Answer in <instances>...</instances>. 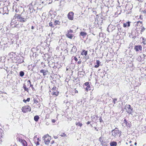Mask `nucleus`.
<instances>
[{
    "instance_id": "f3484780",
    "label": "nucleus",
    "mask_w": 146,
    "mask_h": 146,
    "mask_svg": "<svg viewBox=\"0 0 146 146\" xmlns=\"http://www.w3.org/2000/svg\"><path fill=\"white\" fill-rule=\"evenodd\" d=\"M124 122L126 125V126L127 127H131V124L129 123H128L127 121L125 119L124 120Z\"/></svg>"
},
{
    "instance_id": "1a4fd4ad",
    "label": "nucleus",
    "mask_w": 146,
    "mask_h": 146,
    "mask_svg": "<svg viewBox=\"0 0 146 146\" xmlns=\"http://www.w3.org/2000/svg\"><path fill=\"white\" fill-rule=\"evenodd\" d=\"M126 111L129 113L131 114L132 111V109L129 104L126 105L125 107Z\"/></svg>"
},
{
    "instance_id": "864d4df0",
    "label": "nucleus",
    "mask_w": 146,
    "mask_h": 146,
    "mask_svg": "<svg viewBox=\"0 0 146 146\" xmlns=\"http://www.w3.org/2000/svg\"><path fill=\"white\" fill-rule=\"evenodd\" d=\"M119 29L121 30V28H120Z\"/></svg>"
},
{
    "instance_id": "f03ea898",
    "label": "nucleus",
    "mask_w": 146,
    "mask_h": 146,
    "mask_svg": "<svg viewBox=\"0 0 146 146\" xmlns=\"http://www.w3.org/2000/svg\"><path fill=\"white\" fill-rule=\"evenodd\" d=\"M136 27L135 28V30L137 31H139L140 29V27H141V34H142V32L145 30V28L144 27L142 26V22L141 21H137L136 24Z\"/></svg>"
},
{
    "instance_id": "20e7f679",
    "label": "nucleus",
    "mask_w": 146,
    "mask_h": 146,
    "mask_svg": "<svg viewBox=\"0 0 146 146\" xmlns=\"http://www.w3.org/2000/svg\"><path fill=\"white\" fill-rule=\"evenodd\" d=\"M16 139L17 141L20 142L23 146H27V143L24 139H23L20 135H18Z\"/></svg>"
},
{
    "instance_id": "4c0bfd02",
    "label": "nucleus",
    "mask_w": 146,
    "mask_h": 146,
    "mask_svg": "<svg viewBox=\"0 0 146 146\" xmlns=\"http://www.w3.org/2000/svg\"><path fill=\"white\" fill-rule=\"evenodd\" d=\"M82 63V61L80 60L79 61H78L77 62L78 64H80Z\"/></svg>"
},
{
    "instance_id": "393cba45",
    "label": "nucleus",
    "mask_w": 146,
    "mask_h": 146,
    "mask_svg": "<svg viewBox=\"0 0 146 146\" xmlns=\"http://www.w3.org/2000/svg\"><path fill=\"white\" fill-rule=\"evenodd\" d=\"M117 144L116 142L115 141L111 142L110 145L111 146H116Z\"/></svg>"
},
{
    "instance_id": "ddd939ff",
    "label": "nucleus",
    "mask_w": 146,
    "mask_h": 146,
    "mask_svg": "<svg viewBox=\"0 0 146 146\" xmlns=\"http://www.w3.org/2000/svg\"><path fill=\"white\" fill-rule=\"evenodd\" d=\"M84 72L82 71H79L78 72V76L80 78H82L84 76Z\"/></svg>"
},
{
    "instance_id": "09e8293b",
    "label": "nucleus",
    "mask_w": 146,
    "mask_h": 146,
    "mask_svg": "<svg viewBox=\"0 0 146 146\" xmlns=\"http://www.w3.org/2000/svg\"><path fill=\"white\" fill-rule=\"evenodd\" d=\"M31 29H34V27L33 26H32Z\"/></svg>"
},
{
    "instance_id": "f8f14e48",
    "label": "nucleus",
    "mask_w": 146,
    "mask_h": 146,
    "mask_svg": "<svg viewBox=\"0 0 146 146\" xmlns=\"http://www.w3.org/2000/svg\"><path fill=\"white\" fill-rule=\"evenodd\" d=\"M84 85L86 86V87L85 88V90L87 91L90 90H91V86L89 84V83L88 82H86L84 84Z\"/></svg>"
},
{
    "instance_id": "bb28decb",
    "label": "nucleus",
    "mask_w": 146,
    "mask_h": 146,
    "mask_svg": "<svg viewBox=\"0 0 146 146\" xmlns=\"http://www.w3.org/2000/svg\"><path fill=\"white\" fill-rule=\"evenodd\" d=\"M76 125L81 127L82 126V124L80 122H76L75 123Z\"/></svg>"
},
{
    "instance_id": "8fccbe9b",
    "label": "nucleus",
    "mask_w": 146,
    "mask_h": 146,
    "mask_svg": "<svg viewBox=\"0 0 146 146\" xmlns=\"http://www.w3.org/2000/svg\"><path fill=\"white\" fill-rule=\"evenodd\" d=\"M54 137L55 139H56V138H58V137L57 136H54Z\"/></svg>"
},
{
    "instance_id": "423d86ee",
    "label": "nucleus",
    "mask_w": 146,
    "mask_h": 146,
    "mask_svg": "<svg viewBox=\"0 0 146 146\" xmlns=\"http://www.w3.org/2000/svg\"><path fill=\"white\" fill-rule=\"evenodd\" d=\"M51 138V137L48 134L45 135L43 137L44 143L48 145H49Z\"/></svg>"
},
{
    "instance_id": "a19ab883",
    "label": "nucleus",
    "mask_w": 146,
    "mask_h": 146,
    "mask_svg": "<svg viewBox=\"0 0 146 146\" xmlns=\"http://www.w3.org/2000/svg\"><path fill=\"white\" fill-rule=\"evenodd\" d=\"M37 135L35 136H34V139H37V138H38V137H37Z\"/></svg>"
},
{
    "instance_id": "7c9ffc66",
    "label": "nucleus",
    "mask_w": 146,
    "mask_h": 146,
    "mask_svg": "<svg viewBox=\"0 0 146 146\" xmlns=\"http://www.w3.org/2000/svg\"><path fill=\"white\" fill-rule=\"evenodd\" d=\"M94 117H93V118H92V120L94 121V119L95 118V117H96V119H97L98 117V116L97 115H94Z\"/></svg>"
},
{
    "instance_id": "5701e85b",
    "label": "nucleus",
    "mask_w": 146,
    "mask_h": 146,
    "mask_svg": "<svg viewBox=\"0 0 146 146\" xmlns=\"http://www.w3.org/2000/svg\"><path fill=\"white\" fill-rule=\"evenodd\" d=\"M15 21H15H14L13 22L14 23V24H15L14 27L18 28L19 27V23L18 22L17 23V22L16 21Z\"/></svg>"
},
{
    "instance_id": "49530a36",
    "label": "nucleus",
    "mask_w": 146,
    "mask_h": 146,
    "mask_svg": "<svg viewBox=\"0 0 146 146\" xmlns=\"http://www.w3.org/2000/svg\"><path fill=\"white\" fill-rule=\"evenodd\" d=\"M54 143V141L53 140V141H51V144H53Z\"/></svg>"
},
{
    "instance_id": "a878e982",
    "label": "nucleus",
    "mask_w": 146,
    "mask_h": 146,
    "mask_svg": "<svg viewBox=\"0 0 146 146\" xmlns=\"http://www.w3.org/2000/svg\"><path fill=\"white\" fill-rule=\"evenodd\" d=\"M87 35V33H86L84 32H81L80 33V36H86Z\"/></svg>"
},
{
    "instance_id": "37998d69",
    "label": "nucleus",
    "mask_w": 146,
    "mask_h": 146,
    "mask_svg": "<svg viewBox=\"0 0 146 146\" xmlns=\"http://www.w3.org/2000/svg\"><path fill=\"white\" fill-rule=\"evenodd\" d=\"M56 121L55 119H52V123H55Z\"/></svg>"
},
{
    "instance_id": "79ce46f5",
    "label": "nucleus",
    "mask_w": 146,
    "mask_h": 146,
    "mask_svg": "<svg viewBox=\"0 0 146 146\" xmlns=\"http://www.w3.org/2000/svg\"><path fill=\"white\" fill-rule=\"evenodd\" d=\"M27 82L28 83H29L30 85H31V82L30 80H28L27 81Z\"/></svg>"
},
{
    "instance_id": "c03bdc74",
    "label": "nucleus",
    "mask_w": 146,
    "mask_h": 146,
    "mask_svg": "<svg viewBox=\"0 0 146 146\" xmlns=\"http://www.w3.org/2000/svg\"><path fill=\"white\" fill-rule=\"evenodd\" d=\"M117 100V99H113V102L114 103V104L115 103V101H116Z\"/></svg>"
},
{
    "instance_id": "c9c22d12",
    "label": "nucleus",
    "mask_w": 146,
    "mask_h": 146,
    "mask_svg": "<svg viewBox=\"0 0 146 146\" xmlns=\"http://www.w3.org/2000/svg\"><path fill=\"white\" fill-rule=\"evenodd\" d=\"M73 59L75 60L76 62L78 60V59L76 56H74L73 57Z\"/></svg>"
},
{
    "instance_id": "72a5a7b5",
    "label": "nucleus",
    "mask_w": 146,
    "mask_h": 146,
    "mask_svg": "<svg viewBox=\"0 0 146 146\" xmlns=\"http://www.w3.org/2000/svg\"><path fill=\"white\" fill-rule=\"evenodd\" d=\"M141 13L142 14H144L145 15L146 14V9H144V10L142 11L141 12Z\"/></svg>"
},
{
    "instance_id": "ea45409f",
    "label": "nucleus",
    "mask_w": 146,
    "mask_h": 146,
    "mask_svg": "<svg viewBox=\"0 0 146 146\" xmlns=\"http://www.w3.org/2000/svg\"><path fill=\"white\" fill-rule=\"evenodd\" d=\"M66 134L64 133H62V135H60L61 136H66Z\"/></svg>"
},
{
    "instance_id": "39448f33",
    "label": "nucleus",
    "mask_w": 146,
    "mask_h": 146,
    "mask_svg": "<svg viewBox=\"0 0 146 146\" xmlns=\"http://www.w3.org/2000/svg\"><path fill=\"white\" fill-rule=\"evenodd\" d=\"M121 132L118 129L115 128L112 132V135L115 137H119L121 135Z\"/></svg>"
},
{
    "instance_id": "9d476101",
    "label": "nucleus",
    "mask_w": 146,
    "mask_h": 146,
    "mask_svg": "<svg viewBox=\"0 0 146 146\" xmlns=\"http://www.w3.org/2000/svg\"><path fill=\"white\" fill-rule=\"evenodd\" d=\"M74 13L72 11L70 12L68 15L67 17L68 19L70 20H72L74 19Z\"/></svg>"
},
{
    "instance_id": "9b49d317",
    "label": "nucleus",
    "mask_w": 146,
    "mask_h": 146,
    "mask_svg": "<svg viewBox=\"0 0 146 146\" xmlns=\"http://www.w3.org/2000/svg\"><path fill=\"white\" fill-rule=\"evenodd\" d=\"M142 46L141 45H135L134 47V49L135 51L138 52L139 51H141L142 50Z\"/></svg>"
},
{
    "instance_id": "b1692460",
    "label": "nucleus",
    "mask_w": 146,
    "mask_h": 146,
    "mask_svg": "<svg viewBox=\"0 0 146 146\" xmlns=\"http://www.w3.org/2000/svg\"><path fill=\"white\" fill-rule=\"evenodd\" d=\"M96 63L97 64L96 65H95L94 67L95 68H98L100 66V61L99 60H97L96 61Z\"/></svg>"
},
{
    "instance_id": "0eeeda50",
    "label": "nucleus",
    "mask_w": 146,
    "mask_h": 146,
    "mask_svg": "<svg viewBox=\"0 0 146 146\" xmlns=\"http://www.w3.org/2000/svg\"><path fill=\"white\" fill-rule=\"evenodd\" d=\"M22 111L24 113L28 112L31 111V107L29 106H25L22 107Z\"/></svg>"
},
{
    "instance_id": "58836bf2",
    "label": "nucleus",
    "mask_w": 146,
    "mask_h": 146,
    "mask_svg": "<svg viewBox=\"0 0 146 146\" xmlns=\"http://www.w3.org/2000/svg\"><path fill=\"white\" fill-rule=\"evenodd\" d=\"M100 122H103V120L101 117L99 119Z\"/></svg>"
},
{
    "instance_id": "2f4dec72",
    "label": "nucleus",
    "mask_w": 146,
    "mask_h": 146,
    "mask_svg": "<svg viewBox=\"0 0 146 146\" xmlns=\"http://www.w3.org/2000/svg\"><path fill=\"white\" fill-rule=\"evenodd\" d=\"M24 72H23V71H21V72H20V75L21 76V77L23 76L24 75Z\"/></svg>"
},
{
    "instance_id": "5fc2aeb1",
    "label": "nucleus",
    "mask_w": 146,
    "mask_h": 146,
    "mask_svg": "<svg viewBox=\"0 0 146 146\" xmlns=\"http://www.w3.org/2000/svg\"><path fill=\"white\" fill-rule=\"evenodd\" d=\"M118 26H119V27H120V25H118Z\"/></svg>"
},
{
    "instance_id": "473e14b6",
    "label": "nucleus",
    "mask_w": 146,
    "mask_h": 146,
    "mask_svg": "<svg viewBox=\"0 0 146 146\" xmlns=\"http://www.w3.org/2000/svg\"><path fill=\"white\" fill-rule=\"evenodd\" d=\"M143 42L142 43L144 44H145V42L146 41V39L144 37H142Z\"/></svg>"
},
{
    "instance_id": "c85d7f7f",
    "label": "nucleus",
    "mask_w": 146,
    "mask_h": 146,
    "mask_svg": "<svg viewBox=\"0 0 146 146\" xmlns=\"http://www.w3.org/2000/svg\"><path fill=\"white\" fill-rule=\"evenodd\" d=\"M30 98H27V99L26 100L25 99H24L23 100V101L25 103H26L27 102H29L30 101Z\"/></svg>"
},
{
    "instance_id": "6e6552de",
    "label": "nucleus",
    "mask_w": 146,
    "mask_h": 146,
    "mask_svg": "<svg viewBox=\"0 0 146 146\" xmlns=\"http://www.w3.org/2000/svg\"><path fill=\"white\" fill-rule=\"evenodd\" d=\"M72 33H73V30L70 29L68 31L66 36L68 38L70 39H72L73 37H74V38L75 36Z\"/></svg>"
},
{
    "instance_id": "c756f323",
    "label": "nucleus",
    "mask_w": 146,
    "mask_h": 146,
    "mask_svg": "<svg viewBox=\"0 0 146 146\" xmlns=\"http://www.w3.org/2000/svg\"><path fill=\"white\" fill-rule=\"evenodd\" d=\"M49 26L51 27H52L53 28L54 27V25L53 24L52 22H50L49 24Z\"/></svg>"
},
{
    "instance_id": "4be33fe9",
    "label": "nucleus",
    "mask_w": 146,
    "mask_h": 146,
    "mask_svg": "<svg viewBox=\"0 0 146 146\" xmlns=\"http://www.w3.org/2000/svg\"><path fill=\"white\" fill-rule=\"evenodd\" d=\"M77 48L76 47L74 46L72 47V49L71 50V52H76L77 50Z\"/></svg>"
},
{
    "instance_id": "3c124183",
    "label": "nucleus",
    "mask_w": 146,
    "mask_h": 146,
    "mask_svg": "<svg viewBox=\"0 0 146 146\" xmlns=\"http://www.w3.org/2000/svg\"><path fill=\"white\" fill-rule=\"evenodd\" d=\"M143 2H146V0H143Z\"/></svg>"
},
{
    "instance_id": "cd10ccee",
    "label": "nucleus",
    "mask_w": 146,
    "mask_h": 146,
    "mask_svg": "<svg viewBox=\"0 0 146 146\" xmlns=\"http://www.w3.org/2000/svg\"><path fill=\"white\" fill-rule=\"evenodd\" d=\"M39 116L37 115H36L34 117V120L35 121H37L39 119Z\"/></svg>"
},
{
    "instance_id": "a211bd4d",
    "label": "nucleus",
    "mask_w": 146,
    "mask_h": 146,
    "mask_svg": "<svg viewBox=\"0 0 146 146\" xmlns=\"http://www.w3.org/2000/svg\"><path fill=\"white\" fill-rule=\"evenodd\" d=\"M2 130L0 129V144L2 142V134L3 133L1 132Z\"/></svg>"
},
{
    "instance_id": "a18cd8bd",
    "label": "nucleus",
    "mask_w": 146,
    "mask_h": 146,
    "mask_svg": "<svg viewBox=\"0 0 146 146\" xmlns=\"http://www.w3.org/2000/svg\"><path fill=\"white\" fill-rule=\"evenodd\" d=\"M90 121H88V122L86 123V124H87V125H88V124H90Z\"/></svg>"
},
{
    "instance_id": "f704fd0d",
    "label": "nucleus",
    "mask_w": 146,
    "mask_h": 146,
    "mask_svg": "<svg viewBox=\"0 0 146 146\" xmlns=\"http://www.w3.org/2000/svg\"><path fill=\"white\" fill-rule=\"evenodd\" d=\"M33 101L34 103L37 104L38 102V101L35 98L33 99Z\"/></svg>"
},
{
    "instance_id": "e433bc0d",
    "label": "nucleus",
    "mask_w": 146,
    "mask_h": 146,
    "mask_svg": "<svg viewBox=\"0 0 146 146\" xmlns=\"http://www.w3.org/2000/svg\"><path fill=\"white\" fill-rule=\"evenodd\" d=\"M30 86L32 88V90H34L35 89L33 87V85L32 84H31V85Z\"/></svg>"
},
{
    "instance_id": "aec40b11",
    "label": "nucleus",
    "mask_w": 146,
    "mask_h": 146,
    "mask_svg": "<svg viewBox=\"0 0 146 146\" xmlns=\"http://www.w3.org/2000/svg\"><path fill=\"white\" fill-rule=\"evenodd\" d=\"M23 88L24 89L25 91H27V92H29V88H27L25 84H23Z\"/></svg>"
},
{
    "instance_id": "412c9836",
    "label": "nucleus",
    "mask_w": 146,
    "mask_h": 146,
    "mask_svg": "<svg viewBox=\"0 0 146 146\" xmlns=\"http://www.w3.org/2000/svg\"><path fill=\"white\" fill-rule=\"evenodd\" d=\"M60 24V22L59 21L55 20L54 21V26H55L56 25H59Z\"/></svg>"
},
{
    "instance_id": "dca6fc26",
    "label": "nucleus",
    "mask_w": 146,
    "mask_h": 146,
    "mask_svg": "<svg viewBox=\"0 0 146 146\" xmlns=\"http://www.w3.org/2000/svg\"><path fill=\"white\" fill-rule=\"evenodd\" d=\"M40 72L41 73H42L44 76H45L47 75L48 72V70H40Z\"/></svg>"
},
{
    "instance_id": "2eb2a0df",
    "label": "nucleus",
    "mask_w": 146,
    "mask_h": 146,
    "mask_svg": "<svg viewBox=\"0 0 146 146\" xmlns=\"http://www.w3.org/2000/svg\"><path fill=\"white\" fill-rule=\"evenodd\" d=\"M130 23L131 22L129 21L124 23L123 25V27L124 28H125L127 27H129L130 25Z\"/></svg>"
},
{
    "instance_id": "7ed1b4c3",
    "label": "nucleus",
    "mask_w": 146,
    "mask_h": 146,
    "mask_svg": "<svg viewBox=\"0 0 146 146\" xmlns=\"http://www.w3.org/2000/svg\"><path fill=\"white\" fill-rule=\"evenodd\" d=\"M49 92L51 93L52 96L54 97L57 96L59 94V92L55 86H54L50 90Z\"/></svg>"
},
{
    "instance_id": "4468645a",
    "label": "nucleus",
    "mask_w": 146,
    "mask_h": 146,
    "mask_svg": "<svg viewBox=\"0 0 146 146\" xmlns=\"http://www.w3.org/2000/svg\"><path fill=\"white\" fill-rule=\"evenodd\" d=\"M88 54V51L85 50H82L81 55L83 56H86Z\"/></svg>"
},
{
    "instance_id": "de8ad7c7",
    "label": "nucleus",
    "mask_w": 146,
    "mask_h": 146,
    "mask_svg": "<svg viewBox=\"0 0 146 146\" xmlns=\"http://www.w3.org/2000/svg\"><path fill=\"white\" fill-rule=\"evenodd\" d=\"M74 92L75 93H78V91L77 90H76V89H75Z\"/></svg>"
},
{
    "instance_id": "6e6d98bb",
    "label": "nucleus",
    "mask_w": 146,
    "mask_h": 146,
    "mask_svg": "<svg viewBox=\"0 0 146 146\" xmlns=\"http://www.w3.org/2000/svg\"><path fill=\"white\" fill-rule=\"evenodd\" d=\"M97 130V131H98V129H97V130Z\"/></svg>"
},
{
    "instance_id": "6ab92c4d",
    "label": "nucleus",
    "mask_w": 146,
    "mask_h": 146,
    "mask_svg": "<svg viewBox=\"0 0 146 146\" xmlns=\"http://www.w3.org/2000/svg\"><path fill=\"white\" fill-rule=\"evenodd\" d=\"M40 141L39 138H37L36 140H35V142L36 145H39L40 144L39 142Z\"/></svg>"
},
{
    "instance_id": "603ef678",
    "label": "nucleus",
    "mask_w": 146,
    "mask_h": 146,
    "mask_svg": "<svg viewBox=\"0 0 146 146\" xmlns=\"http://www.w3.org/2000/svg\"><path fill=\"white\" fill-rule=\"evenodd\" d=\"M137 144V143H136V142H135V145H136Z\"/></svg>"
},
{
    "instance_id": "f257e3e1",
    "label": "nucleus",
    "mask_w": 146,
    "mask_h": 146,
    "mask_svg": "<svg viewBox=\"0 0 146 146\" xmlns=\"http://www.w3.org/2000/svg\"><path fill=\"white\" fill-rule=\"evenodd\" d=\"M19 19V21L21 22H25L27 21V19H28L27 14L23 12H22L21 15L15 13L13 17L12 21L14 20V19Z\"/></svg>"
}]
</instances>
